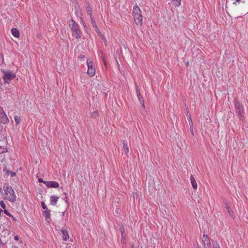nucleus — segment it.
Returning <instances> with one entry per match:
<instances>
[{"label": "nucleus", "mask_w": 248, "mask_h": 248, "mask_svg": "<svg viewBox=\"0 0 248 248\" xmlns=\"http://www.w3.org/2000/svg\"><path fill=\"white\" fill-rule=\"evenodd\" d=\"M4 193L3 196L4 199L11 202H14L16 201V196L13 188L9 186L4 185L3 186Z\"/></svg>", "instance_id": "obj_1"}, {"label": "nucleus", "mask_w": 248, "mask_h": 248, "mask_svg": "<svg viewBox=\"0 0 248 248\" xmlns=\"http://www.w3.org/2000/svg\"><path fill=\"white\" fill-rule=\"evenodd\" d=\"M132 15L136 24L141 26L143 23V16L139 7L135 6L133 7Z\"/></svg>", "instance_id": "obj_2"}, {"label": "nucleus", "mask_w": 248, "mask_h": 248, "mask_svg": "<svg viewBox=\"0 0 248 248\" xmlns=\"http://www.w3.org/2000/svg\"><path fill=\"white\" fill-rule=\"evenodd\" d=\"M72 24H69L72 31V35L76 39H79L81 37V31L79 29L78 25L76 22L72 20Z\"/></svg>", "instance_id": "obj_3"}, {"label": "nucleus", "mask_w": 248, "mask_h": 248, "mask_svg": "<svg viewBox=\"0 0 248 248\" xmlns=\"http://www.w3.org/2000/svg\"><path fill=\"white\" fill-rule=\"evenodd\" d=\"M87 64L88 66L87 74L90 77H93L95 74L94 63L90 59H88L87 60Z\"/></svg>", "instance_id": "obj_4"}, {"label": "nucleus", "mask_w": 248, "mask_h": 248, "mask_svg": "<svg viewBox=\"0 0 248 248\" xmlns=\"http://www.w3.org/2000/svg\"><path fill=\"white\" fill-rule=\"evenodd\" d=\"M3 78L4 82L8 83L10 81L16 77V75L11 71H3Z\"/></svg>", "instance_id": "obj_5"}, {"label": "nucleus", "mask_w": 248, "mask_h": 248, "mask_svg": "<svg viewBox=\"0 0 248 248\" xmlns=\"http://www.w3.org/2000/svg\"><path fill=\"white\" fill-rule=\"evenodd\" d=\"M0 121L4 124H7L9 122V119L2 108L0 107Z\"/></svg>", "instance_id": "obj_6"}, {"label": "nucleus", "mask_w": 248, "mask_h": 248, "mask_svg": "<svg viewBox=\"0 0 248 248\" xmlns=\"http://www.w3.org/2000/svg\"><path fill=\"white\" fill-rule=\"evenodd\" d=\"M202 241L205 248H211L210 241L207 235L204 234L202 238Z\"/></svg>", "instance_id": "obj_7"}, {"label": "nucleus", "mask_w": 248, "mask_h": 248, "mask_svg": "<svg viewBox=\"0 0 248 248\" xmlns=\"http://www.w3.org/2000/svg\"><path fill=\"white\" fill-rule=\"evenodd\" d=\"M45 183L46 186L48 187L57 188L59 186V184L55 181H47Z\"/></svg>", "instance_id": "obj_8"}, {"label": "nucleus", "mask_w": 248, "mask_h": 248, "mask_svg": "<svg viewBox=\"0 0 248 248\" xmlns=\"http://www.w3.org/2000/svg\"><path fill=\"white\" fill-rule=\"evenodd\" d=\"M116 55H117V52H116ZM116 62H117V65H118V69H119L120 72L122 75H124L123 67H121V66H120V64H121L122 65L123 64L122 61L121 59L120 58H118L117 57V55H116Z\"/></svg>", "instance_id": "obj_9"}, {"label": "nucleus", "mask_w": 248, "mask_h": 248, "mask_svg": "<svg viewBox=\"0 0 248 248\" xmlns=\"http://www.w3.org/2000/svg\"><path fill=\"white\" fill-rule=\"evenodd\" d=\"M50 211L49 210H45L43 212V216L45 217L46 220L47 222H49L50 220Z\"/></svg>", "instance_id": "obj_10"}, {"label": "nucleus", "mask_w": 248, "mask_h": 248, "mask_svg": "<svg viewBox=\"0 0 248 248\" xmlns=\"http://www.w3.org/2000/svg\"><path fill=\"white\" fill-rule=\"evenodd\" d=\"M59 200V197L55 195L51 196L50 198V204L53 205H55Z\"/></svg>", "instance_id": "obj_11"}, {"label": "nucleus", "mask_w": 248, "mask_h": 248, "mask_svg": "<svg viewBox=\"0 0 248 248\" xmlns=\"http://www.w3.org/2000/svg\"><path fill=\"white\" fill-rule=\"evenodd\" d=\"M91 19L92 21V25H93V27L94 28V29H95V31L98 34L101 35V32L98 29V27H97V26L95 24V21L93 19V16H91Z\"/></svg>", "instance_id": "obj_12"}, {"label": "nucleus", "mask_w": 248, "mask_h": 248, "mask_svg": "<svg viewBox=\"0 0 248 248\" xmlns=\"http://www.w3.org/2000/svg\"><path fill=\"white\" fill-rule=\"evenodd\" d=\"M62 239L65 241H67L69 238L68 231L62 230Z\"/></svg>", "instance_id": "obj_13"}, {"label": "nucleus", "mask_w": 248, "mask_h": 248, "mask_svg": "<svg viewBox=\"0 0 248 248\" xmlns=\"http://www.w3.org/2000/svg\"><path fill=\"white\" fill-rule=\"evenodd\" d=\"M190 181L193 188L195 189H197L198 187L197 184L193 175H191L190 176Z\"/></svg>", "instance_id": "obj_14"}, {"label": "nucleus", "mask_w": 248, "mask_h": 248, "mask_svg": "<svg viewBox=\"0 0 248 248\" xmlns=\"http://www.w3.org/2000/svg\"><path fill=\"white\" fill-rule=\"evenodd\" d=\"M225 207H226V209H227V210L228 211V213L229 214V215L231 217H234L233 212L232 210L230 208V205H229V204L228 203H225Z\"/></svg>", "instance_id": "obj_15"}, {"label": "nucleus", "mask_w": 248, "mask_h": 248, "mask_svg": "<svg viewBox=\"0 0 248 248\" xmlns=\"http://www.w3.org/2000/svg\"><path fill=\"white\" fill-rule=\"evenodd\" d=\"M137 96L139 98V100H140V103L141 104L142 106L144 108L145 106H144V101H143V99L141 96V95L140 94V91L138 90V89H137Z\"/></svg>", "instance_id": "obj_16"}, {"label": "nucleus", "mask_w": 248, "mask_h": 248, "mask_svg": "<svg viewBox=\"0 0 248 248\" xmlns=\"http://www.w3.org/2000/svg\"><path fill=\"white\" fill-rule=\"evenodd\" d=\"M12 35L16 38L19 37V32L18 30L16 28H13L11 30Z\"/></svg>", "instance_id": "obj_17"}, {"label": "nucleus", "mask_w": 248, "mask_h": 248, "mask_svg": "<svg viewBox=\"0 0 248 248\" xmlns=\"http://www.w3.org/2000/svg\"><path fill=\"white\" fill-rule=\"evenodd\" d=\"M86 11L87 12V13L90 15V17L91 16H92V8L91 7L90 4H87L86 6Z\"/></svg>", "instance_id": "obj_18"}, {"label": "nucleus", "mask_w": 248, "mask_h": 248, "mask_svg": "<svg viewBox=\"0 0 248 248\" xmlns=\"http://www.w3.org/2000/svg\"><path fill=\"white\" fill-rule=\"evenodd\" d=\"M176 6H179L181 5V0H171Z\"/></svg>", "instance_id": "obj_19"}, {"label": "nucleus", "mask_w": 248, "mask_h": 248, "mask_svg": "<svg viewBox=\"0 0 248 248\" xmlns=\"http://www.w3.org/2000/svg\"><path fill=\"white\" fill-rule=\"evenodd\" d=\"M14 120L16 124H19L20 123V118L17 115L14 117Z\"/></svg>", "instance_id": "obj_20"}, {"label": "nucleus", "mask_w": 248, "mask_h": 248, "mask_svg": "<svg viewBox=\"0 0 248 248\" xmlns=\"http://www.w3.org/2000/svg\"><path fill=\"white\" fill-rule=\"evenodd\" d=\"M1 141H0V149H1V152L4 153L7 152V149L4 145H2L1 144Z\"/></svg>", "instance_id": "obj_21"}, {"label": "nucleus", "mask_w": 248, "mask_h": 248, "mask_svg": "<svg viewBox=\"0 0 248 248\" xmlns=\"http://www.w3.org/2000/svg\"><path fill=\"white\" fill-rule=\"evenodd\" d=\"M0 206L4 210L6 209V206L4 202L3 201H0Z\"/></svg>", "instance_id": "obj_22"}, {"label": "nucleus", "mask_w": 248, "mask_h": 248, "mask_svg": "<svg viewBox=\"0 0 248 248\" xmlns=\"http://www.w3.org/2000/svg\"><path fill=\"white\" fill-rule=\"evenodd\" d=\"M41 205H42V208L45 210H48L47 208V206L45 204V202H41Z\"/></svg>", "instance_id": "obj_23"}, {"label": "nucleus", "mask_w": 248, "mask_h": 248, "mask_svg": "<svg viewBox=\"0 0 248 248\" xmlns=\"http://www.w3.org/2000/svg\"><path fill=\"white\" fill-rule=\"evenodd\" d=\"M4 213H5L6 215H7L8 217H12V214H10V213H9V212L7 211V210H6V209H5V210H4Z\"/></svg>", "instance_id": "obj_24"}, {"label": "nucleus", "mask_w": 248, "mask_h": 248, "mask_svg": "<svg viewBox=\"0 0 248 248\" xmlns=\"http://www.w3.org/2000/svg\"><path fill=\"white\" fill-rule=\"evenodd\" d=\"M242 0H235V1L233 2V4L237 5L238 3H240Z\"/></svg>", "instance_id": "obj_25"}, {"label": "nucleus", "mask_w": 248, "mask_h": 248, "mask_svg": "<svg viewBox=\"0 0 248 248\" xmlns=\"http://www.w3.org/2000/svg\"><path fill=\"white\" fill-rule=\"evenodd\" d=\"M10 174L11 177H13L16 175V173L15 172L11 171L10 172Z\"/></svg>", "instance_id": "obj_26"}, {"label": "nucleus", "mask_w": 248, "mask_h": 248, "mask_svg": "<svg viewBox=\"0 0 248 248\" xmlns=\"http://www.w3.org/2000/svg\"><path fill=\"white\" fill-rule=\"evenodd\" d=\"M38 181H39V182L43 183H44V184H45V182H47V181H44L42 178H40V179H39Z\"/></svg>", "instance_id": "obj_27"}, {"label": "nucleus", "mask_w": 248, "mask_h": 248, "mask_svg": "<svg viewBox=\"0 0 248 248\" xmlns=\"http://www.w3.org/2000/svg\"><path fill=\"white\" fill-rule=\"evenodd\" d=\"M97 114V112H94L92 114V117H95Z\"/></svg>", "instance_id": "obj_28"}, {"label": "nucleus", "mask_w": 248, "mask_h": 248, "mask_svg": "<svg viewBox=\"0 0 248 248\" xmlns=\"http://www.w3.org/2000/svg\"><path fill=\"white\" fill-rule=\"evenodd\" d=\"M189 124L190 126V128H192L193 127V122H189Z\"/></svg>", "instance_id": "obj_29"}, {"label": "nucleus", "mask_w": 248, "mask_h": 248, "mask_svg": "<svg viewBox=\"0 0 248 248\" xmlns=\"http://www.w3.org/2000/svg\"><path fill=\"white\" fill-rule=\"evenodd\" d=\"M14 239L16 241H18L19 240V238H18V237L17 236H15L14 237Z\"/></svg>", "instance_id": "obj_30"}, {"label": "nucleus", "mask_w": 248, "mask_h": 248, "mask_svg": "<svg viewBox=\"0 0 248 248\" xmlns=\"http://www.w3.org/2000/svg\"><path fill=\"white\" fill-rule=\"evenodd\" d=\"M84 57H85V55L83 54H80L79 56V58H83Z\"/></svg>", "instance_id": "obj_31"}, {"label": "nucleus", "mask_w": 248, "mask_h": 248, "mask_svg": "<svg viewBox=\"0 0 248 248\" xmlns=\"http://www.w3.org/2000/svg\"><path fill=\"white\" fill-rule=\"evenodd\" d=\"M11 217L12 218V219H13L14 221H16V218L15 217H14L13 216H12V217Z\"/></svg>", "instance_id": "obj_32"}, {"label": "nucleus", "mask_w": 248, "mask_h": 248, "mask_svg": "<svg viewBox=\"0 0 248 248\" xmlns=\"http://www.w3.org/2000/svg\"><path fill=\"white\" fill-rule=\"evenodd\" d=\"M188 123H189V122H192V119H191V117H189L188 118Z\"/></svg>", "instance_id": "obj_33"}, {"label": "nucleus", "mask_w": 248, "mask_h": 248, "mask_svg": "<svg viewBox=\"0 0 248 248\" xmlns=\"http://www.w3.org/2000/svg\"><path fill=\"white\" fill-rule=\"evenodd\" d=\"M214 248H220L218 245H217L214 247Z\"/></svg>", "instance_id": "obj_34"}, {"label": "nucleus", "mask_w": 248, "mask_h": 248, "mask_svg": "<svg viewBox=\"0 0 248 248\" xmlns=\"http://www.w3.org/2000/svg\"><path fill=\"white\" fill-rule=\"evenodd\" d=\"M191 133H192V134L193 135V129H192V128H191Z\"/></svg>", "instance_id": "obj_35"}, {"label": "nucleus", "mask_w": 248, "mask_h": 248, "mask_svg": "<svg viewBox=\"0 0 248 248\" xmlns=\"http://www.w3.org/2000/svg\"><path fill=\"white\" fill-rule=\"evenodd\" d=\"M81 22L82 23L83 25L85 24V22L83 21L82 19H81Z\"/></svg>", "instance_id": "obj_36"}, {"label": "nucleus", "mask_w": 248, "mask_h": 248, "mask_svg": "<svg viewBox=\"0 0 248 248\" xmlns=\"http://www.w3.org/2000/svg\"><path fill=\"white\" fill-rule=\"evenodd\" d=\"M2 212V210L0 209V216L1 215Z\"/></svg>", "instance_id": "obj_37"}, {"label": "nucleus", "mask_w": 248, "mask_h": 248, "mask_svg": "<svg viewBox=\"0 0 248 248\" xmlns=\"http://www.w3.org/2000/svg\"><path fill=\"white\" fill-rule=\"evenodd\" d=\"M116 213H118V209H117V210H116Z\"/></svg>", "instance_id": "obj_38"}, {"label": "nucleus", "mask_w": 248, "mask_h": 248, "mask_svg": "<svg viewBox=\"0 0 248 248\" xmlns=\"http://www.w3.org/2000/svg\"><path fill=\"white\" fill-rule=\"evenodd\" d=\"M186 65H189V62H186Z\"/></svg>", "instance_id": "obj_39"}, {"label": "nucleus", "mask_w": 248, "mask_h": 248, "mask_svg": "<svg viewBox=\"0 0 248 248\" xmlns=\"http://www.w3.org/2000/svg\"><path fill=\"white\" fill-rule=\"evenodd\" d=\"M123 145H124V141L123 142Z\"/></svg>", "instance_id": "obj_40"}, {"label": "nucleus", "mask_w": 248, "mask_h": 248, "mask_svg": "<svg viewBox=\"0 0 248 248\" xmlns=\"http://www.w3.org/2000/svg\"><path fill=\"white\" fill-rule=\"evenodd\" d=\"M126 150H127V151H128V148H127V147L126 148Z\"/></svg>", "instance_id": "obj_41"}, {"label": "nucleus", "mask_w": 248, "mask_h": 248, "mask_svg": "<svg viewBox=\"0 0 248 248\" xmlns=\"http://www.w3.org/2000/svg\"><path fill=\"white\" fill-rule=\"evenodd\" d=\"M1 190V188H0V191Z\"/></svg>", "instance_id": "obj_42"}]
</instances>
